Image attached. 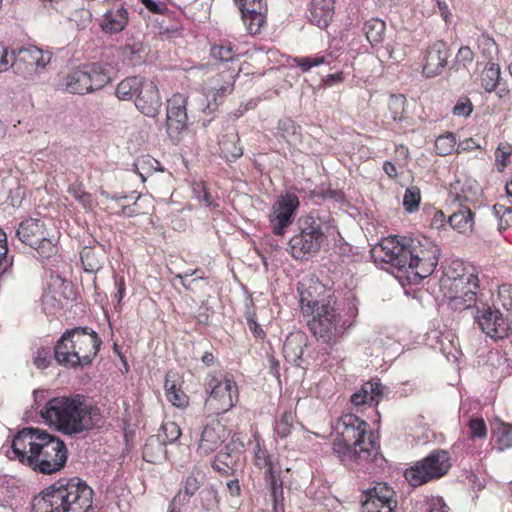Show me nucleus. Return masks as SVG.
Masks as SVG:
<instances>
[{
    "label": "nucleus",
    "mask_w": 512,
    "mask_h": 512,
    "mask_svg": "<svg viewBox=\"0 0 512 512\" xmlns=\"http://www.w3.org/2000/svg\"><path fill=\"white\" fill-rule=\"evenodd\" d=\"M384 387L376 381L364 383L361 388L352 394L351 402L355 406L363 404H378L383 396Z\"/></svg>",
    "instance_id": "nucleus-24"
},
{
    "label": "nucleus",
    "mask_w": 512,
    "mask_h": 512,
    "mask_svg": "<svg viewBox=\"0 0 512 512\" xmlns=\"http://www.w3.org/2000/svg\"><path fill=\"white\" fill-rule=\"evenodd\" d=\"M162 430L166 440L169 443H174L181 436V429L179 425L173 421L166 422L162 425Z\"/></svg>",
    "instance_id": "nucleus-57"
},
{
    "label": "nucleus",
    "mask_w": 512,
    "mask_h": 512,
    "mask_svg": "<svg viewBox=\"0 0 512 512\" xmlns=\"http://www.w3.org/2000/svg\"><path fill=\"white\" fill-rule=\"evenodd\" d=\"M89 75L85 70H74L65 77L64 89L73 94H85L91 92Z\"/></svg>",
    "instance_id": "nucleus-27"
},
{
    "label": "nucleus",
    "mask_w": 512,
    "mask_h": 512,
    "mask_svg": "<svg viewBox=\"0 0 512 512\" xmlns=\"http://www.w3.org/2000/svg\"><path fill=\"white\" fill-rule=\"evenodd\" d=\"M318 285H307L305 280L299 282L298 292L303 313H310L308 321L310 331L318 341L334 344L347 329L346 321L342 319L336 302L332 299L318 301L314 298Z\"/></svg>",
    "instance_id": "nucleus-5"
},
{
    "label": "nucleus",
    "mask_w": 512,
    "mask_h": 512,
    "mask_svg": "<svg viewBox=\"0 0 512 512\" xmlns=\"http://www.w3.org/2000/svg\"><path fill=\"white\" fill-rule=\"evenodd\" d=\"M378 53L380 57L392 60L396 63L401 62L406 57V46L396 41L387 42L385 46H382Z\"/></svg>",
    "instance_id": "nucleus-37"
},
{
    "label": "nucleus",
    "mask_w": 512,
    "mask_h": 512,
    "mask_svg": "<svg viewBox=\"0 0 512 512\" xmlns=\"http://www.w3.org/2000/svg\"><path fill=\"white\" fill-rule=\"evenodd\" d=\"M240 69L237 71L225 70L218 73L216 76L209 80L208 86V104L206 109L213 112L222 102L223 98L230 94L234 89L235 77L239 74Z\"/></svg>",
    "instance_id": "nucleus-17"
},
{
    "label": "nucleus",
    "mask_w": 512,
    "mask_h": 512,
    "mask_svg": "<svg viewBox=\"0 0 512 512\" xmlns=\"http://www.w3.org/2000/svg\"><path fill=\"white\" fill-rule=\"evenodd\" d=\"M143 459L149 463H158L166 459L165 443L159 436H150L143 448Z\"/></svg>",
    "instance_id": "nucleus-29"
},
{
    "label": "nucleus",
    "mask_w": 512,
    "mask_h": 512,
    "mask_svg": "<svg viewBox=\"0 0 512 512\" xmlns=\"http://www.w3.org/2000/svg\"><path fill=\"white\" fill-rule=\"evenodd\" d=\"M294 416L291 412H286L275 423V433L280 438H286L292 429Z\"/></svg>",
    "instance_id": "nucleus-50"
},
{
    "label": "nucleus",
    "mask_w": 512,
    "mask_h": 512,
    "mask_svg": "<svg viewBox=\"0 0 512 512\" xmlns=\"http://www.w3.org/2000/svg\"><path fill=\"white\" fill-rule=\"evenodd\" d=\"M428 512H449V507L442 498L436 497L431 499Z\"/></svg>",
    "instance_id": "nucleus-64"
},
{
    "label": "nucleus",
    "mask_w": 512,
    "mask_h": 512,
    "mask_svg": "<svg viewBox=\"0 0 512 512\" xmlns=\"http://www.w3.org/2000/svg\"><path fill=\"white\" fill-rule=\"evenodd\" d=\"M481 87L488 93L501 85V69L497 63L488 62L480 76Z\"/></svg>",
    "instance_id": "nucleus-30"
},
{
    "label": "nucleus",
    "mask_w": 512,
    "mask_h": 512,
    "mask_svg": "<svg viewBox=\"0 0 512 512\" xmlns=\"http://www.w3.org/2000/svg\"><path fill=\"white\" fill-rule=\"evenodd\" d=\"M497 437L499 450H505L512 447V425L504 422H497L493 430Z\"/></svg>",
    "instance_id": "nucleus-40"
},
{
    "label": "nucleus",
    "mask_w": 512,
    "mask_h": 512,
    "mask_svg": "<svg viewBox=\"0 0 512 512\" xmlns=\"http://www.w3.org/2000/svg\"><path fill=\"white\" fill-rule=\"evenodd\" d=\"M478 192V185L471 182L464 184L456 182L451 186L450 190L451 197H453L455 202H459L460 205H462V202H474L477 199Z\"/></svg>",
    "instance_id": "nucleus-31"
},
{
    "label": "nucleus",
    "mask_w": 512,
    "mask_h": 512,
    "mask_svg": "<svg viewBox=\"0 0 512 512\" xmlns=\"http://www.w3.org/2000/svg\"><path fill=\"white\" fill-rule=\"evenodd\" d=\"M334 15V0H312L309 20L321 29L327 28Z\"/></svg>",
    "instance_id": "nucleus-22"
},
{
    "label": "nucleus",
    "mask_w": 512,
    "mask_h": 512,
    "mask_svg": "<svg viewBox=\"0 0 512 512\" xmlns=\"http://www.w3.org/2000/svg\"><path fill=\"white\" fill-rule=\"evenodd\" d=\"M7 247V237L4 231L0 230V267L4 266L0 274V279L4 278L8 272V268L12 265V260L9 259Z\"/></svg>",
    "instance_id": "nucleus-55"
},
{
    "label": "nucleus",
    "mask_w": 512,
    "mask_h": 512,
    "mask_svg": "<svg viewBox=\"0 0 512 512\" xmlns=\"http://www.w3.org/2000/svg\"><path fill=\"white\" fill-rule=\"evenodd\" d=\"M14 71L24 77H30L45 69L51 60L48 52H43L35 46L22 47L12 50Z\"/></svg>",
    "instance_id": "nucleus-12"
},
{
    "label": "nucleus",
    "mask_w": 512,
    "mask_h": 512,
    "mask_svg": "<svg viewBox=\"0 0 512 512\" xmlns=\"http://www.w3.org/2000/svg\"><path fill=\"white\" fill-rule=\"evenodd\" d=\"M406 99L402 94H392L388 100V109L393 121H401L404 114Z\"/></svg>",
    "instance_id": "nucleus-45"
},
{
    "label": "nucleus",
    "mask_w": 512,
    "mask_h": 512,
    "mask_svg": "<svg viewBox=\"0 0 512 512\" xmlns=\"http://www.w3.org/2000/svg\"><path fill=\"white\" fill-rule=\"evenodd\" d=\"M177 374L168 372L165 377L164 389L169 402L177 407H185L188 404L187 395L177 386Z\"/></svg>",
    "instance_id": "nucleus-28"
},
{
    "label": "nucleus",
    "mask_w": 512,
    "mask_h": 512,
    "mask_svg": "<svg viewBox=\"0 0 512 512\" xmlns=\"http://www.w3.org/2000/svg\"><path fill=\"white\" fill-rule=\"evenodd\" d=\"M14 456L33 471L53 474L67 462V448L60 438L38 428H24L12 441Z\"/></svg>",
    "instance_id": "nucleus-2"
},
{
    "label": "nucleus",
    "mask_w": 512,
    "mask_h": 512,
    "mask_svg": "<svg viewBox=\"0 0 512 512\" xmlns=\"http://www.w3.org/2000/svg\"><path fill=\"white\" fill-rule=\"evenodd\" d=\"M101 27L103 31L116 34L125 29L128 24V11L124 7L109 10L103 16Z\"/></svg>",
    "instance_id": "nucleus-25"
},
{
    "label": "nucleus",
    "mask_w": 512,
    "mask_h": 512,
    "mask_svg": "<svg viewBox=\"0 0 512 512\" xmlns=\"http://www.w3.org/2000/svg\"><path fill=\"white\" fill-rule=\"evenodd\" d=\"M512 154V147L508 144H500L495 152L497 163L501 164L502 168L507 166V160Z\"/></svg>",
    "instance_id": "nucleus-61"
},
{
    "label": "nucleus",
    "mask_w": 512,
    "mask_h": 512,
    "mask_svg": "<svg viewBox=\"0 0 512 512\" xmlns=\"http://www.w3.org/2000/svg\"><path fill=\"white\" fill-rule=\"evenodd\" d=\"M229 432L218 420H211L201 430L197 453L207 456L216 451L228 438Z\"/></svg>",
    "instance_id": "nucleus-18"
},
{
    "label": "nucleus",
    "mask_w": 512,
    "mask_h": 512,
    "mask_svg": "<svg viewBox=\"0 0 512 512\" xmlns=\"http://www.w3.org/2000/svg\"><path fill=\"white\" fill-rule=\"evenodd\" d=\"M16 235L22 243L33 248L42 260L57 254V238L48 231L41 219L29 218L22 221Z\"/></svg>",
    "instance_id": "nucleus-9"
},
{
    "label": "nucleus",
    "mask_w": 512,
    "mask_h": 512,
    "mask_svg": "<svg viewBox=\"0 0 512 512\" xmlns=\"http://www.w3.org/2000/svg\"><path fill=\"white\" fill-rule=\"evenodd\" d=\"M255 465L265 469V479L275 475L273 470V462L268 451L261 447L259 443L255 446L254 451Z\"/></svg>",
    "instance_id": "nucleus-39"
},
{
    "label": "nucleus",
    "mask_w": 512,
    "mask_h": 512,
    "mask_svg": "<svg viewBox=\"0 0 512 512\" xmlns=\"http://www.w3.org/2000/svg\"><path fill=\"white\" fill-rule=\"evenodd\" d=\"M198 270H192V271H187L185 273H180V274H176L174 276V279H179L180 280V283L181 285L186 289V290H189L191 292H195V287L194 285L196 283H198L200 280H203V276H199V277H196L194 279H192L191 281L187 282L186 281V278L187 277H190V276H193L195 274H197Z\"/></svg>",
    "instance_id": "nucleus-59"
},
{
    "label": "nucleus",
    "mask_w": 512,
    "mask_h": 512,
    "mask_svg": "<svg viewBox=\"0 0 512 512\" xmlns=\"http://www.w3.org/2000/svg\"><path fill=\"white\" fill-rule=\"evenodd\" d=\"M470 437L472 438H485L487 429L485 422L482 418H473L469 421Z\"/></svg>",
    "instance_id": "nucleus-56"
},
{
    "label": "nucleus",
    "mask_w": 512,
    "mask_h": 512,
    "mask_svg": "<svg viewBox=\"0 0 512 512\" xmlns=\"http://www.w3.org/2000/svg\"><path fill=\"white\" fill-rule=\"evenodd\" d=\"M421 201L420 189L416 186L409 187L405 190L403 197V207L408 213L418 210Z\"/></svg>",
    "instance_id": "nucleus-47"
},
{
    "label": "nucleus",
    "mask_w": 512,
    "mask_h": 512,
    "mask_svg": "<svg viewBox=\"0 0 512 512\" xmlns=\"http://www.w3.org/2000/svg\"><path fill=\"white\" fill-rule=\"evenodd\" d=\"M238 2L242 15H247V13L258 10H266L263 0H238Z\"/></svg>",
    "instance_id": "nucleus-58"
},
{
    "label": "nucleus",
    "mask_w": 512,
    "mask_h": 512,
    "mask_svg": "<svg viewBox=\"0 0 512 512\" xmlns=\"http://www.w3.org/2000/svg\"><path fill=\"white\" fill-rule=\"evenodd\" d=\"M81 262L84 270L89 273H95L102 268L104 254L91 247H84L80 253Z\"/></svg>",
    "instance_id": "nucleus-36"
},
{
    "label": "nucleus",
    "mask_w": 512,
    "mask_h": 512,
    "mask_svg": "<svg viewBox=\"0 0 512 512\" xmlns=\"http://www.w3.org/2000/svg\"><path fill=\"white\" fill-rule=\"evenodd\" d=\"M386 23L378 18L367 20L363 25V32L368 42L375 47L384 39Z\"/></svg>",
    "instance_id": "nucleus-32"
},
{
    "label": "nucleus",
    "mask_w": 512,
    "mask_h": 512,
    "mask_svg": "<svg viewBox=\"0 0 512 512\" xmlns=\"http://www.w3.org/2000/svg\"><path fill=\"white\" fill-rule=\"evenodd\" d=\"M366 421L353 414L342 416L337 424L333 451L343 459L367 460L376 449Z\"/></svg>",
    "instance_id": "nucleus-7"
},
{
    "label": "nucleus",
    "mask_w": 512,
    "mask_h": 512,
    "mask_svg": "<svg viewBox=\"0 0 512 512\" xmlns=\"http://www.w3.org/2000/svg\"><path fill=\"white\" fill-rule=\"evenodd\" d=\"M101 339L88 327H76L63 333L54 347L56 362L66 368L89 365L98 353Z\"/></svg>",
    "instance_id": "nucleus-6"
},
{
    "label": "nucleus",
    "mask_w": 512,
    "mask_h": 512,
    "mask_svg": "<svg viewBox=\"0 0 512 512\" xmlns=\"http://www.w3.org/2000/svg\"><path fill=\"white\" fill-rule=\"evenodd\" d=\"M440 250L430 238L390 236L371 249L375 262L387 263L399 271L413 273L423 279L438 263Z\"/></svg>",
    "instance_id": "nucleus-1"
},
{
    "label": "nucleus",
    "mask_w": 512,
    "mask_h": 512,
    "mask_svg": "<svg viewBox=\"0 0 512 512\" xmlns=\"http://www.w3.org/2000/svg\"><path fill=\"white\" fill-rule=\"evenodd\" d=\"M206 391L209 393L206 405L217 414L227 412L238 400V389L232 376H225L223 380L212 377L206 383Z\"/></svg>",
    "instance_id": "nucleus-11"
},
{
    "label": "nucleus",
    "mask_w": 512,
    "mask_h": 512,
    "mask_svg": "<svg viewBox=\"0 0 512 512\" xmlns=\"http://www.w3.org/2000/svg\"><path fill=\"white\" fill-rule=\"evenodd\" d=\"M448 223L453 229L465 232L472 228L473 213L468 206L460 205V209L449 216Z\"/></svg>",
    "instance_id": "nucleus-33"
},
{
    "label": "nucleus",
    "mask_w": 512,
    "mask_h": 512,
    "mask_svg": "<svg viewBox=\"0 0 512 512\" xmlns=\"http://www.w3.org/2000/svg\"><path fill=\"white\" fill-rule=\"evenodd\" d=\"M136 108L147 117H156L162 106L159 90L151 80L144 79L135 98Z\"/></svg>",
    "instance_id": "nucleus-21"
},
{
    "label": "nucleus",
    "mask_w": 512,
    "mask_h": 512,
    "mask_svg": "<svg viewBox=\"0 0 512 512\" xmlns=\"http://www.w3.org/2000/svg\"><path fill=\"white\" fill-rule=\"evenodd\" d=\"M478 49L482 56L492 62L499 53L498 46L493 38L488 34L482 33L477 39Z\"/></svg>",
    "instance_id": "nucleus-38"
},
{
    "label": "nucleus",
    "mask_w": 512,
    "mask_h": 512,
    "mask_svg": "<svg viewBox=\"0 0 512 512\" xmlns=\"http://www.w3.org/2000/svg\"><path fill=\"white\" fill-rule=\"evenodd\" d=\"M143 53V45L140 43H134L132 45H127L124 47L123 58L128 65L137 66L144 61Z\"/></svg>",
    "instance_id": "nucleus-43"
},
{
    "label": "nucleus",
    "mask_w": 512,
    "mask_h": 512,
    "mask_svg": "<svg viewBox=\"0 0 512 512\" xmlns=\"http://www.w3.org/2000/svg\"><path fill=\"white\" fill-rule=\"evenodd\" d=\"M39 413L48 426L71 437L91 430L100 421L99 408L82 394L53 397Z\"/></svg>",
    "instance_id": "nucleus-3"
},
{
    "label": "nucleus",
    "mask_w": 512,
    "mask_h": 512,
    "mask_svg": "<svg viewBox=\"0 0 512 512\" xmlns=\"http://www.w3.org/2000/svg\"><path fill=\"white\" fill-rule=\"evenodd\" d=\"M68 192L79 201L85 209H91L93 205L92 195L86 192L81 184H72L68 188Z\"/></svg>",
    "instance_id": "nucleus-51"
},
{
    "label": "nucleus",
    "mask_w": 512,
    "mask_h": 512,
    "mask_svg": "<svg viewBox=\"0 0 512 512\" xmlns=\"http://www.w3.org/2000/svg\"><path fill=\"white\" fill-rule=\"evenodd\" d=\"M320 212L312 210L298 219V233L289 240V253L296 260H308L317 254L326 240Z\"/></svg>",
    "instance_id": "nucleus-8"
},
{
    "label": "nucleus",
    "mask_w": 512,
    "mask_h": 512,
    "mask_svg": "<svg viewBox=\"0 0 512 512\" xmlns=\"http://www.w3.org/2000/svg\"><path fill=\"white\" fill-rule=\"evenodd\" d=\"M467 284V290L456 294L450 298V305L455 310H466L472 308L477 301L478 277L473 273L458 275L454 277V287L457 289L460 286Z\"/></svg>",
    "instance_id": "nucleus-20"
},
{
    "label": "nucleus",
    "mask_w": 512,
    "mask_h": 512,
    "mask_svg": "<svg viewBox=\"0 0 512 512\" xmlns=\"http://www.w3.org/2000/svg\"><path fill=\"white\" fill-rule=\"evenodd\" d=\"M299 205V199L293 193L278 197L269 214V222L275 235L282 236L286 232L293 222Z\"/></svg>",
    "instance_id": "nucleus-13"
},
{
    "label": "nucleus",
    "mask_w": 512,
    "mask_h": 512,
    "mask_svg": "<svg viewBox=\"0 0 512 512\" xmlns=\"http://www.w3.org/2000/svg\"><path fill=\"white\" fill-rule=\"evenodd\" d=\"M187 98L174 94L167 101L166 131L172 142L178 143L187 129Z\"/></svg>",
    "instance_id": "nucleus-14"
},
{
    "label": "nucleus",
    "mask_w": 512,
    "mask_h": 512,
    "mask_svg": "<svg viewBox=\"0 0 512 512\" xmlns=\"http://www.w3.org/2000/svg\"><path fill=\"white\" fill-rule=\"evenodd\" d=\"M93 489L79 477L61 478L32 501L34 512H92Z\"/></svg>",
    "instance_id": "nucleus-4"
},
{
    "label": "nucleus",
    "mask_w": 512,
    "mask_h": 512,
    "mask_svg": "<svg viewBox=\"0 0 512 512\" xmlns=\"http://www.w3.org/2000/svg\"><path fill=\"white\" fill-rule=\"evenodd\" d=\"M238 53L231 43L215 45L211 48V56L222 62H230L238 58Z\"/></svg>",
    "instance_id": "nucleus-44"
},
{
    "label": "nucleus",
    "mask_w": 512,
    "mask_h": 512,
    "mask_svg": "<svg viewBox=\"0 0 512 512\" xmlns=\"http://www.w3.org/2000/svg\"><path fill=\"white\" fill-rule=\"evenodd\" d=\"M265 480L270 488L271 496L273 498L274 503V510L275 512H278V506L282 503L284 498L282 482L277 480L276 475L268 477Z\"/></svg>",
    "instance_id": "nucleus-52"
},
{
    "label": "nucleus",
    "mask_w": 512,
    "mask_h": 512,
    "mask_svg": "<svg viewBox=\"0 0 512 512\" xmlns=\"http://www.w3.org/2000/svg\"><path fill=\"white\" fill-rule=\"evenodd\" d=\"M325 63L324 56H306V57H293L291 64L299 67L303 73L308 72L311 68Z\"/></svg>",
    "instance_id": "nucleus-49"
},
{
    "label": "nucleus",
    "mask_w": 512,
    "mask_h": 512,
    "mask_svg": "<svg viewBox=\"0 0 512 512\" xmlns=\"http://www.w3.org/2000/svg\"><path fill=\"white\" fill-rule=\"evenodd\" d=\"M235 461L233 457L227 451H220L216 455L212 467L220 472L222 475L228 476L231 474L233 470V465Z\"/></svg>",
    "instance_id": "nucleus-42"
},
{
    "label": "nucleus",
    "mask_w": 512,
    "mask_h": 512,
    "mask_svg": "<svg viewBox=\"0 0 512 512\" xmlns=\"http://www.w3.org/2000/svg\"><path fill=\"white\" fill-rule=\"evenodd\" d=\"M141 3L147 8L149 11L155 14H164L168 7L163 2H156L154 0H141Z\"/></svg>",
    "instance_id": "nucleus-63"
},
{
    "label": "nucleus",
    "mask_w": 512,
    "mask_h": 512,
    "mask_svg": "<svg viewBox=\"0 0 512 512\" xmlns=\"http://www.w3.org/2000/svg\"><path fill=\"white\" fill-rule=\"evenodd\" d=\"M33 365L37 369H46L51 364V351L48 347H38L33 353Z\"/></svg>",
    "instance_id": "nucleus-53"
},
{
    "label": "nucleus",
    "mask_w": 512,
    "mask_h": 512,
    "mask_svg": "<svg viewBox=\"0 0 512 512\" xmlns=\"http://www.w3.org/2000/svg\"><path fill=\"white\" fill-rule=\"evenodd\" d=\"M238 142V134L233 128L227 131L219 140L221 154L227 161H234L242 156L243 150L238 146Z\"/></svg>",
    "instance_id": "nucleus-26"
},
{
    "label": "nucleus",
    "mask_w": 512,
    "mask_h": 512,
    "mask_svg": "<svg viewBox=\"0 0 512 512\" xmlns=\"http://www.w3.org/2000/svg\"><path fill=\"white\" fill-rule=\"evenodd\" d=\"M85 72L89 75L88 83L91 84V91L98 90L111 81L109 69L102 64L94 63Z\"/></svg>",
    "instance_id": "nucleus-35"
},
{
    "label": "nucleus",
    "mask_w": 512,
    "mask_h": 512,
    "mask_svg": "<svg viewBox=\"0 0 512 512\" xmlns=\"http://www.w3.org/2000/svg\"><path fill=\"white\" fill-rule=\"evenodd\" d=\"M395 491L386 483H377L364 492L361 512H394L397 507Z\"/></svg>",
    "instance_id": "nucleus-15"
},
{
    "label": "nucleus",
    "mask_w": 512,
    "mask_h": 512,
    "mask_svg": "<svg viewBox=\"0 0 512 512\" xmlns=\"http://www.w3.org/2000/svg\"><path fill=\"white\" fill-rule=\"evenodd\" d=\"M14 69L12 51H9L4 45L0 44V73Z\"/></svg>",
    "instance_id": "nucleus-60"
},
{
    "label": "nucleus",
    "mask_w": 512,
    "mask_h": 512,
    "mask_svg": "<svg viewBox=\"0 0 512 512\" xmlns=\"http://www.w3.org/2000/svg\"><path fill=\"white\" fill-rule=\"evenodd\" d=\"M456 144L455 136L452 133L439 136L435 141V151L440 156H446L453 152Z\"/></svg>",
    "instance_id": "nucleus-48"
},
{
    "label": "nucleus",
    "mask_w": 512,
    "mask_h": 512,
    "mask_svg": "<svg viewBox=\"0 0 512 512\" xmlns=\"http://www.w3.org/2000/svg\"><path fill=\"white\" fill-rule=\"evenodd\" d=\"M265 11L266 10H258L247 13V15H242L243 22L251 34L259 33L260 28L265 22Z\"/></svg>",
    "instance_id": "nucleus-46"
},
{
    "label": "nucleus",
    "mask_w": 512,
    "mask_h": 512,
    "mask_svg": "<svg viewBox=\"0 0 512 512\" xmlns=\"http://www.w3.org/2000/svg\"><path fill=\"white\" fill-rule=\"evenodd\" d=\"M145 78L132 76L123 79L116 87L115 94L120 100H130L136 95Z\"/></svg>",
    "instance_id": "nucleus-34"
},
{
    "label": "nucleus",
    "mask_w": 512,
    "mask_h": 512,
    "mask_svg": "<svg viewBox=\"0 0 512 512\" xmlns=\"http://www.w3.org/2000/svg\"><path fill=\"white\" fill-rule=\"evenodd\" d=\"M450 50L441 40L430 44L423 53L422 73L426 78H433L442 73L448 63Z\"/></svg>",
    "instance_id": "nucleus-16"
},
{
    "label": "nucleus",
    "mask_w": 512,
    "mask_h": 512,
    "mask_svg": "<svg viewBox=\"0 0 512 512\" xmlns=\"http://www.w3.org/2000/svg\"><path fill=\"white\" fill-rule=\"evenodd\" d=\"M450 457L445 450H434L415 466L405 471L411 486H420L445 475L450 468Z\"/></svg>",
    "instance_id": "nucleus-10"
},
{
    "label": "nucleus",
    "mask_w": 512,
    "mask_h": 512,
    "mask_svg": "<svg viewBox=\"0 0 512 512\" xmlns=\"http://www.w3.org/2000/svg\"><path fill=\"white\" fill-rule=\"evenodd\" d=\"M474 59V52L469 46H462L456 54V61L462 63L464 66L471 63Z\"/></svg>",
    "instance_id": "nucleus-62"
},
{
    "label": "nucleus",
    "mask_w": 512,
    "mask_h": 512,
    "mask_svg": "<svg viewBox=\"0 0 512 512\" xmlns=\"http://www.w3.org/2000/svg\"><path fill=\"white\" fill-rule=\"evenodd\" d=\"M475 322L482 332L491 338H504L507 336L508 324L498 309L489 306L477 309Z\"/></svg>",
    "instance_id": "nucleus-19"
},
{
    "label": "nucleus",
    "mask_w": 512,
    "mask_h": 512,
    "mask_svg": "<svg viewBox=\"0 0 512 512\" xmlns=\"http://www.w3.org/2000/svg\"><path fill=\"white\" fill-rule=\"evenodd\" d=\"M204 480V474L199 470H193L191 474L186 478L184 482V496L181 495V498H186V503H188L189 498L195 495V493L199 490Z\"/></svg>",
    "instance_id": "nucleus-41"
},
{
    "label": "nucleus",
    "mask_w": 512,
    "mask_h": 512,
    "mask_svg": "<svg viewBox=\"0 0 512 512\" xmlns=\"http://www.w3.org/2000/svg\"><path fill=\"white\" fill-rule=\"evenodd\" d=\"M143 202H150V199L139 195L132 205H122L117 214L119 216L132 217L144 213V211H142Z\"/></svg>",
    "instance_id": "nucleus-54"
},
{
    "label": "nucleus",
    "mask_w": 512,
    "mask_h": 512,
    "mask_svg": "<svg viewBox=\"0 0 512 512\" xmlns=\"http://www.w3.org/2000/svg\"><path fill=\"white\" fill-rule=\"evenodd\" d=\"M308 338L301 331L291 332L283 344V355L285 359L295 365H299L302 359L304 348L307 346Z\"/></svg>",
    "instance_id": "nucleus-23"
}]
</instances>
